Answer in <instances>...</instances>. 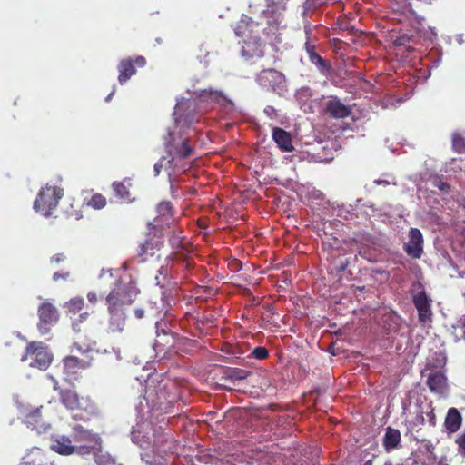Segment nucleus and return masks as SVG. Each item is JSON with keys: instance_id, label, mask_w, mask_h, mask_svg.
<instances>
[{"instance_id": "de8ad7c7", "label": "nucleus", "mask_w": 465, "mask_h": 465, "mask_svg": "<svg viewBox=\"0 0 465 465\" xmlns=\"http://www.w3.org/2000/svg\"><path fill=\"white\" fill-rule=\"evenodd\" d=\"M87 299L91 303H95L97 302V295L95 292H90L87 294Z\"/></svg>"}, {"instance_id": "3c124183", "label": "nucleus", "mask_w": 465, "mask_h": 465, "mask_svg": "<svg viewBox=\"0 0 465 465\" xmlns=\"http://www.w3.org/2000/svg\"><path fill=\"white\" fill-rule=\"evenodd\" d=\"M114 91H115V90L114 89V90H113V91H112V92L107 95V97L105 98V101H106V102H109V101L111 100L112 96H113V95H114Z\"/></svg>"}, {"instance_id": "b1692460", "label": "nucleus", "mask_w": 465, "mask_h": 465, "mask_svg": "<svg viewBox=\"0 0 465 465\" xmlns=\"http://www.w3.org/2000/svg\"><path fill=\"white\" fill-rule=\"evenodd\" d=\"M201 101L215 102L223 106L232 104V101L222 92L213 89L202 90L198 95Z\"/></svg>"}, {"instance_id": "a19ab883", "label": "nucleus", "mask_w": 465, "mask_h": 465, "mask_svg": "<svg viewBox=\"0 0 465 465\" xmlns=\"http://www.w3.org/2000/svg\"><path fill=\"white\" fill-rule=\"evenodd\" d=\"M139 444L142 448H144V449L152 445L153 449H156L157 451H160L155 439L153 440H152L150 438H148L143 442H139Z\"/></svg>"}, {"instance_id": "cd10ccee", "label": "nucleus", "mask_w": 465, "mask_h": 465, "mask_svg": "<svg viewBox=\"0 0 465 465\" xmlns=\"http://www.w3.org/2000/svg\"><path fill=\"white\" fill-rule=\"evenodd\" d=\"M93 346L91 344L84 343L81 344L80 341H75L73 343L71 352L80 357L88 356L93 357Z\"/></svg>"}, {"instance_id": "c03bdc74", "label": "nucleus", "mask_w": 465, "mask_h": 465, "mask_svg": "<svg viewBox=\"0 0 465 465\" xmlns=\"http://www.w3.org/2000/svg\"><path fill=\"white\" fill-rule=\"evenodd\" d=\"M399 4L401 5V8L403 11H408L410 13L414 14V11L411 8V5L409 0H399Z\"/></svg>"}, {"instance_id": "0eeeda50", "label": "nucleus", "mask_w": 465, "mask_h": 465, "mask_svg": "<svg viewBox=\"0 0 465 465\" xmlns=\"http://www.w3.org/2000/svg\"><path fill=\"white\" fill-rule=\"evenodd\" d=\"M256 81L262 88L278 94L285 89V76L275 69L261 71L256 77Z\"/></svg>"}, {"instance_id": "ea45409f", "label": "nucleus", "mask_w": 465, "mask_h": 465, "mask_svg": "<svg viewBox=\"0 0 465 465\" xmlns=\"http://www.w3.org/2000/svg\"><path fill=\"white\" fill-rule=\"evenodd\" d=\"M168 159L162 157L153 166L155 175H159L163 168L166 165Z\"/></svg>"}, {"instance_id": "f704fd0d", "label": "nucleus", "mask_w": 465, "mask_h": 465, "mask_svg": "<svg viewBox=\"0 0 465 465\" xmlns=\"http://www.w3.org/2000/svg\"><path fill=\"white\" fill-rule=\"evenodd\" d=\"M412 41V37L404 34L399 35L393 40V45L397 47H409V44Z\"/></svg>"}, {"instance_id": "393cba45", "label": "nucleus", "mask_w": 465, "mask_h": 465, "mask_svg": "<svg viewBox=\"0 0 465 465\" xmlns=\"http://www.w3.org/2000/svg\"><path fill=\"white\" fill-rule=\"evenodd\" d=\"M401 442V432L398 429L388 427L383 437V447L389 451L399 447Z\"/></svg>"}, {"instance_id": "2f4dec72", "label": "nucleus", "mask_w": 465, "mask_h": 465, "mask_svg": "<svg viewBox=\"0 0 465 465\" xmlns=\"http://www.w3.org/2000/svg\"><path fill=\"white\" fill-rule=\"evenodd\" d=\"M452 148L456 153L465 152V138L459 134L452 135Z\"/></svg>"}, {"instance_id": "4468645a", "label": "nucleus", "mask_w": 465, "mask_h": 465, "mask_svg": "<svg viewBox=\"0 0 465 465\" xmlns=\"http://www.w3.org/2000/svg\"><path fill=\"white\" fill-rule=\"evenodd\" d=\"M405 252L413 259H420L423 252V236L417 228L409 232V242L403 247Z\"/></svg>"}, {"instance_id": "4d7b16f0", "label": "nucleus", "mask_w": 465, "mask_h": 465, "mask_svg": "<svg viewBox=\"0 0 465 465\" xmlns=\"http://www.w3.org/2000/svg\"><path fill=\"white\" fill-rule=\"evenodd\" d=\"M365 465H371V461L366 462Z\"/></svg>"}, {"instance_id": "6e6d98bb", "label": "nucleus", "mask_w": 465, "mask_h": 465, "mask_svg": "<svg viewBox=\"0 0 465 465\" xmlns=\"http://www.w3.org/2000/svg\"><path fill=\"white\" fill-rule=\"evenodd\" d=\"M346 267H347V264H345V265H342V266H341V271H343V270H345V269H346Z\"/></svg>"}, {"instance_id": "423d86ee", "label": "nucleus", "mask_w": 465, "mask_h": 465, "mask_svg": "<svg viewBox=\"0 0 465 465\" xmlns=\"http://www.w3.org/2000/svg\"><path fill=\"white\" fill-rule=\"evenodd\" d=\"M93 357H80L76 354L63 359L64 373L67 381H77L83 371L89 369L93 363Z\"/></svg>"}, {"instance_id": "2eb2a0df", "label": "nucleus", "mask_w": 465, "mask_h": 465, "mask_svg": "<svg viewBox=\"0 0 465 465\" xmlns=\"http://www.w3.org/2000/svg\"><path fill=\"white\" fill-rule=\"evenodd\" d=\"M325 112L334 119H344L351 114V108L338 97L331 96L325 104Z\"/></svg>"}, {"instance_id": "9b49d317", "label": "nucleus", "mask_w": 465, "mask_h": 465, "mask_svg": "<svg viewBox=\"0 0 465 465\" xmlns=\"http://www.w3.org/2000/svg\"><path fill=\"white\" fill-rule=\"evenodd\" d=\"M42 408L43 407L40 406L37 408L26 409L22 412L24 423L32 430H36L38 433L45 432L50 428V424H48L42 417Z\"/></svg>"}, {"instance_id": "864d4df0", "label": "nucleus", "mask_w": 465, "mask_h": 465, "mask_svg": "<svg viewBox=\"0 0 465 465\" xmlns=\"http://www.w3.org/2000/svg\"><path fill=\"white\" fill-rule=\"evenodd\" d=\"M140 433L141 432L139 430L134 431V433H133L134 439L136 440L139 437Z\"/></svg>"}, {"instance_id": "6ab92c4d", "label": "nucleus", "mask_w": 465, "mask_h": 465, "mask_svg": "<svg viewBox=\"0 0 465 465\" xmlns=\"http://www.w3.org/2000/svg\"><path fill=\"white\" fill-rule=\"evenodd\" d=\"M252 374L251 371L239 369V368H224L223 376L221 377V381H223L220 384L221 388L225 391H232V388L226 384V381L234 382L236 381L245 380Z\"/></svg>"}, {"instance_id": "20e7f679", "label": "nucleus", "mask_w": 465, "mask_h": 465, "mask_svg": "<svg viewBox=\"0 0 465 465\" xmlns=\"http://www.w3.org/2000/svg\"><path fill=\"white\" fill-rule=\"evenodd\" d=\"M63 194V189L59 187L45 186L39 192L35 200L34 207L35 211L45 216L50 215L52 211L57 206Z\"/></svg>"}, {"instance_id": "412c9836", "label": "nucleus", "mask_w": 465, "mask_h": 465, "mask_svg": "<svg viewBox=\"0 0 465 465\" xmlns=\"http://www.w3.org/2000/svg\"><path fill=\"white\" fill-rule=\"evenodd\" d=\"M463 418L458 409L451 407L448 410L444 428L448 436L456 433L461 427Z\"/></svg>"}, {"instance_id": "aec40b11", "label": "nucleus", "mask_w": 465, "mask_h": 465, "mask_svg": "<svg viewBox=\"0 0 465 465\" xmlns=\"http://www.w3.org/2000/svg\"><path fill=\"white\" fill-rule=\"evenodd\" d=\"M74 442H84L80 446V449L85 453H90L93 446L91 444L96 441L95 435L89 430L78 425L74 428Z\"/></svg>"}, {"instance_id": "58836bf2", "label": "nucleus", "mask_w": 465, "mask_h": 465, "mask_svg": "<svg viewBox=\"0 0 465 465\" xmlns=\"http://www.w3.org/2000/svg\"><path fill=\"white\" fill-rule=\"evenodd\" d=\"M430 411L426 413L428 417V421L430 426H435L437 422L436 414L434 412V408L432 407V404L430 403L429 405Z\"/></svg>"}, {"instance_id": "49530a36", "label": "nucleus", "mask_w": 465, "mask_h": 465, "mask_svg": "<svg viewBox=\"0 0 465 465\" xmlns=\"http://www.w3.org/2000/svg\"><path fill=\"white\" fill-rule=\"evenodd\" d=\"M246 26V25L244 24L243 21H241V24L237 25V27L235 28V34L238 35V36H242L244 35V31H242V27Z\"/></svg>"}, {"instance_id": "c756f323", "label": "nucleus", "mask_w": 465, "mask_h": 465, "mask_svg": "<svg viewBox=\"0 0 465 465\" xmlns=\"http://www.w3.org/2000/svg\"><path fill=\"white\" fill-rule=\"evenodd\" d=\"M307 52L312 64L317 65L319 68H326L328 66L326 61L315 52L314 46L307 45Z\"/></svg>"}, {"instance_id": "6e6552de", "label": "nucleus", "mask_w": 465, "mask_h": 465, "mask_svg": "<svg viewBox=\"0 0 465 465\" xmlns=\"http://www.w3.org/2000/svg\"><path fill=\"white\" fill-rule=\"evenodd\" d=\"M159 231L152 230L148 232L146 239L142 242L137 248V255L141 262H145L149 257L153 256L156 252L163 246L162 234L158 235Z\"/></svg>"}, {"instance_id": "5701e85b", "label": "nucleus", "mask_w": 465, "mask_h": 465, "mask_svg": "<svg viewBox=\"0 0 465 465\" xmlns=\"http://www.w3.org/2000/svg\"><path fill=\"white\" fill-rule=\"evenodd\" d=\"M51 449L61 455H71L75 451L76 447L72 444L70 438L65 436L56 437L51 443Z\"/></svg>"}, {"instance_id": "4c0bfd02", "label": "nucleus", "mask_w": 465, "mask_h": 465, "mask_svg": "<svg viewBox=\"0 0 465 465\" xmlns=\"http://www.w3.org/2000/svg\"><path fill=\"white\" fill-rule=\"evenodd\" d=\"M84 305V302L82 298H74L70 301V306L74 311H81Z\"/></svg>"}, {"instance_id": "603ef678", "label": "nucleus", "mask_w": 465, "mask_h": 465, "mask_svg": "<svg viewBox=\"0 0 465 465\" xmlns=\"http://www.w3.org/2000/svg\"><path fill=\"white\" fill-rule=\"evenodd\" d=\"M242 56H244V57H246V58H251V57L252 56V54H249L247 53V51H246V50H244V49L242 50Z\"/></svg>"}, {"instance_id": "473e14b6", "label": "nucleus", "mask_w": 465, "mask_h": 465, "mask_svg": "<svg viewBox=\"0 0 465 465\" xmlns=\"http://www.w3.org/2000/svg\"><path fill=\"white\" fill-rule=\"evenodd\" d=\"M156 334L160 337L161 333L163 336V339L168 338L171 333V330L167 326V322L164 321H156L155 322Z\"/></svg>"}, {"instance_id": "bb28decb", "label": "nucleus", "mask_w": 465, "mask_h": 465, "mask_svg": "<svg viewBox=\"0 0 465 465\" xmlns=\"http://www.w3.org/2000/svg\"><path fill=\"white\" fill-rule=\"evenodd\" d=\"M184 106H186V108L189 109L192 106V103L191 102H186L185 104H178L177 105L175 114L178 115V116L176 117V122L177 123L183 122L187 125H191L193 123L198 122V117L195 114L186 115L184 117H183V115L181 114V111H182V109Z\"/></svg>"}, {"instance_id": "1a4fd4ad", "label": "nucleus", "mask_w": 465, "mask_h": 465, "mask_svg": "<svg viewBox=\"0 0 465 465\" xmlns=\"http://www.w3.org/2000/svg\"><path fill=\"white\" fill-rule=\"evenodd\" d=\"M157 216L153 219V223H149L152 226L151 230L160 231L163 230V225L173 224L174 208L170 201H162L156 206Z\"/></svg>"}, {"instance_id": "e433bc0d", "label": "nucleus", "mask_w": 465, "mask_h": 465, "mask_svg": "<svg viewBox=\"0 0 465 465\" xmlns=\"http://www.w3.org/2000/svg\"><path fill=\"white\" fill-rule=\"evenodd\" d=\"M432 184L434 187H437L441 192L448 193L450 189V184L446 182H443L440 178H435L432 181Z\"/></svg>"}, {"instance_id": "5fc2aeb1", "label": "nucleus", "mask_w": 465, "mask_h": 465, "mask_svg": "<svg viewBox=\"0 0 465 465\" xmlns=\"http://www.w3.org/2000/svg\"><path fill=\"white\" fill-rule=\"evenodd\" d=\"M74 217H75V219L79 220L80 218H82V214H81V213H76L74 214Z\"/></svg>"}, {"instance_id": "f3484780", "label": "nucleus", "mask_w": 465, "mask_h": 465, "mask_svg": "<svg viewBox=\"0 0 465 465\" xmlns=\"http://www.w3.org/2000/svg\"><path fill=\"white\" fill-rule=\"evenodd\" d=\"M135 319H161L164 315L163 308L157 305V302H148L142 307L134 309Z\"/></svg>"}, {"instance_id": "72a5a7b5", "label": "nucleus", "mask_w": 465, "mask_h": 465, "mask_svg": "<svg viewBox=\"0 0 465 465\" xmlns=\"http://www.w3.org/2000/svg\"><path fill=\"white\" fill-rule=\"evenodd\" d=\"M337 25L340 29L343 31H348L351 35H355L356 29L354 26L351 25L348 19L346 17H340L337 19Z\"/></svg>"}, {"instance_id": "9d476101", "label": "nucleus", "mask_w": 465, "mask_h": 465, "mask_svg": "<svg viewBox=\"0 0 465 465\" xmlns=\"http://www.w3.org/2000/svg\"><path fill=\"white\" fill-rule=\"evenodd\" d=\"M146 64V59L138 55L134 58H124L122 59L118 65V82L120 84H124L133 75H134L137 72L136 67H143Z\"/></svg>"}, {"instance_id": "09e8293b", "label": "nucleus", "mask_w": 465, "mask_h": 465, "mask_svg": "<svg viewBox=\"0 0 465 465\" xmlns=\"http://www.w3.org/2000/svg\"><path fill=\"white\" fill-rule=\"evenodd\" d=\"M264 112L270 115V116H272L275 114V109L273 108V106L272 105H268L265 109H264Z\"/></svg>"}, {"instance_id": "79ce46f5", "label": "nucleus", "mask_w": 465, "mask_h": 465, "mask_svg": "<svg viewBox=\"0 0 465 465\" xmlns=\"http://www.w3.org/2000/svg\"><path fill=\"white\" fill-rule=\"evenodd\" d=\"M70 276V272H54V275H53V280L54 282H58L60 280H63V281H66Z\"/></svg>"}, {"instance_id": "a18cd8bd", "label": "nucleus", "mask_w": 465, "mask_h": 465, "mask_svg": "<svg viewBox=\"0 0 465 465\" xmlns=\"http://www.w3.org/2000/svg\"><path fill=\"white\" fill-rule=\"evenodd\" d=\"M66 260V256L64 253H57L51 257V262L59 263L64 262Z\"/></svg>"}, {"instance_id": "ddd939ff", "label": "nucleus", "mask_w": 465, "mask_h": 465, "mask_svg": "<svg viewBox=\"0 0 465 465\" xmlns=\"http://www.w3.org/2000/svg\"><path fill=\"white\" fill-rule=\"evenodd\" d=\"M416 285H418L421 290L414 294L412 302L418 311L419 321L426 322L431 316L430 300L423 289L422 284L420 282H417Z\"/></svg>"}, {"instance_id": "7ed1b4c3", "label": "nucleus", "mask_w": 465, "mask_h": 465, "mask_svg": "<svg viewBox=\"0 0 465 465\" xmlns=\"http://www.w3.org/2000/svg\"><path fill=\"white\" fill-rule=\"evenodd\" d=\"M52 360L53 356L47 346L39 341L29 342L21 357L22 361H29V366L39 370H46Z\"/></svg>"}, {"instance_id": "4be33fe9", "label": "nucleus", "mask_w": 465, "mask_h": 465, "mask_svg": "<svg viewBox=\"0 0 465 465\" xmlns=\"http://www.w3.org/2000/svg\"><path fill=\"white\" fill-rule=\"evenodd\" d=\"M272 139L282 152L291 153L294 150L292 136L284 129L274 127L272 129Z\"/></svg>"}, {"instance_id": "a878e982", "label": "nucleus", "mask_w": 465, "mask_h": 465, "mask_svg": "<svg viewBox=\"0 0 465 465\" xmlns=\"http://www.w3.org/2000/svg\"><path fill=\"white\" fill-rule=\"evenodd\" d=\"M170 229L171 231L169 232V242L175 252H179L183 248V236L182 235L183 232L174 224L170 225Z\"/></svg>"}, {"instance_id": "8fccbe9b", "label": "nucleus", "mask_w": 465, "mask_h": 465, "mask_svg": "<svg viewBox=\"0 0 465 465\" xmlns=\"http://www.w3.org/2000/svg\"><path fill=\"white\" fill-rule=\"evenodd\" d=\"M374 183L376 184H382V185H388L389 184V182L385 181V180H375L374 181Z\"/></svg>"}, {"instance_id": "39448f33", "label": "nucleus", "mask_w": 465, "mask_h": 465, "mask_svg": "<svg viewBox=\"0 0 465 465\" xmlns=\"http://www.w3.org/2000/svg\"><path fill=\"white\" fill-rule=\"evenodd\" d=\"M164 144L166 152L171 157L167 161L169 165L172 164L175 158H186L193 152V149L189 145L188 138L176 137L171 131H168L167 135L164 137Z\"/></svg>"}, {"instance_id": "f8f14e48", "label": "nucleus", "mask_w": 465, "mask_h": 465, "mask_svg": "<svg viewBox=\"0 0 465 465\" xmlns=\"http://www.w3.org/2000/svg\"><path fill=\"white\" fill-rule=\"evenodd\" d=\"M157 401L160 405L173 404L179 400V388L171 380L162 381L156 390Z\"/></svg>"}, {"instance_id": "7c9ffc66", "label": "nucleus", "mask_w": 465, "mask_h": 465, "mask_svg": "<svg viewBox=\"0 0 465 465\" xmlns=\"http://www.w3.org/2000/svg\"><path fill=\"white\" fill-rule=\"evenodd\" d=\"M113 189L115 193V194L121 198L122 200H129L130 198V192L128 186L122 182H114L113 183Z\"/></svg>"}, {"instance_id": "a211bd4d", "label": "nucleus", "mask_w": 465, "mask_h": 465, "mask_svg": "<svg viewBox=\"0 0 465 465\" xmlns=\"http://www.w3.org/2000/svg\"><path fill=\"white\" fill-rule=\"evenodd\" d=\"M426 384L432 393L442 395L448 388L447 377L440 371H431L428 375Z\"/></svg>"}, {"instance_id": "c85d7f7f", "label": "nucleus", "mask_w": 465, "mask_h": 465, "mask_svg": "<svg viewBox=\"0 0 465 465\" xmlns=\"http://www.w3.org/2000/svg\"><path fill=\"white\" fill-rule=\"evenodd\" d=\"M106 198L101 193H94L89 200H84V204H86L93 209L99 210L106 205Z\"/></svg>"}, {"instance_id": "f03ea898", "label": "nucleus", "mask_w": 465, "mask_h": 465, "mask_svg": "<svg viewBox=\"0 0 465 465\" xmlns=\"http://www.w3.org/2000/svg\"><path fill=\"white\" fill-rule=\"evenodd\" d=\"M53 389L58 391L61 403L70 411H83L94 414L96 411L94 402L90 397L79 396L74 390L61 389L57 380L52 377Z\"/></svg>"}, {"instance_id": "c9c22d12", "label": "nucleus", "mask_w": 465, "mask_h": 465, "mask_svg": "<svg viewBox=\"0 0 465 465\" xmlns=\"http://www.w3.org/2000/svg\"><path fill=\"white\" fill-rule=\"evenodd\" d=\"M251 356L257 360H265L269 356V351L265 347L258 346L252 350Z\"/></svg>"}, {"instance_id": "37998d69", "label": "nucleus", "mask_w": 465, "mask_h": 465, "mask_svg": "<svg viewBox=\"0 0 465 465\" xmlns=\"http://www.w3.org/2000/svg\"><path fill=\"white\" fill-rule=\"evenodd\" d=\"M412 422L415 427L423 426L425 424V418L423 416V412L420 411V413H418Z\"/></svg>"}, {"instance_id": "dca6fc26", "label": "nucleus", "mask_w": 465, "mask_h": 465, "mask_svg": "<svg viewBox=\"0 0 465 465\" xmlns=\"http://www.w3.org/2000/svg\"><path fill=\"white\" fill-rule=\"evenodd\" d=\"M38 316L40 320L38 328L40 330L45 329L47 325L55 323L59 317L56 308L48 302H45L39 306Z\"/></svg>"}, {"instance_id": "f257e3e1", "label": "nucleus", "mask_w": 465, "mask_h": 465, "mask_svg": "<svg viewBox=\"0 0 465 465\" xmlns=\"http://www.w3.org/2000/svg\"><path fill=\"white\" fill-rule=\"evenodd\" d=\"M140 291L131 276L120 277L107 296L105 305L108 312V331L118 333L124 331L128 308L135 301Z\"/></svg>"}]
</instances>
